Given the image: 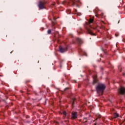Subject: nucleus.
<instances>
[{"label": "nucleus", "mask_w": 125, "mask_h": 125, "mask_svg": "<svg viewBox=\"0 0 125 125\" xmlns=\"http://www.w3.org/2000/svg\"><path fill=\"white\" fill-rule=\"evenodd\" d=\"M47 34H48V35H49L50 34H51V30H48L47 31Z\"/></svg>", "instance_id": "ddd939ff"}, {"label": "nucleus", "mask_w": 125, "mask_h": 125, "mask_svg": "<svg viewBox=\"0 0 125 125\" xmlns=\"http://www.w3.org/2000/svg\"><path fill=\"white\" fill-rule=\"evenodd\" d=\"M72 106H74V103H75V101H76V99L73 98L72 100Z\"/></svg>", "instance_id": "f8f14e48"}, {"label": "nucleus", "mask_w": 125, "mask_h": 125, "mask_svg": "<svg viewBox=\"0 0 125 125\" xmlns=\"http://www.w3.org/2000/svg\"><path fill=\"white\" fill-rule=\"evenodd\" d=\"M57 124H58V123L57 122Z\"/></svg>", "instance_id": "a211bd4d"}, {"label": "nucleus", "mask_w": 125, "mask_h": 125, "mask_svg": "<svg viewBox=\"0 0 125 125\" xmlns=\"http://www.w3.org/2000/svg\"><path fill=\"white\" fill-rule=\"evenodd\" d=\"M96 17H98L97 15H96Z\"/></svg>", "instance_id": "dca6fc26"}, {"label": "nucleus", "mask_w": 125, "mask_h": 125, "mask_svg": "<svg viewBox=\"0 0 125 125\" xmlns=\"http://www.w3.org/2000/svg\"><path fill=\"white\" fill-rule=\"evenodd\" d=\"M67 47L62 48V47L61 46H60L59 47V50L61 52V53H63V52H65V51H67Z\"/></svg>", "instance_id": "20e7f679"}, {"label": "nucleus", "mask_w": 125, "mask_h": 125, "mask_svg": "<svg viewBox=\"0 0 125 125\" xmlns=\"http://www.w3.org/2000/svg\"><path fill=\"white\" fill-rule=\"evenodd\" d=\"M87 32H88V34L91 35V36H94V34L92 33V31H91V30H90L89 28H86Z\"/></svg>", "instance_id": "39448f33"}, {"label": "nucleus", "mask_w": 125, "mask_h": 125, "mask_svg": "<svg viewBox=\"0 0 125 125\" xmlns=\"http://www.w3.org/2000/svg\"><path fill=\"white\" fill-rule=\"evenodd\" d=\"M105 85H104V84H99L96 87L97 92L98 93H99L100 91H101L102 94H103V91L105 89Z\"/></svg>", "instance_id": "f257e3e1"}, {"label": "nucleus", "mask_w": 125, "mask_h": 125, "mask_svg": "<svg viewBox=\"0 0 125 125\" xmlns=\"http://www.w3.org/2000/svg\"><path fill=\"white\" fill-rule=\"evenodd\" d=\"M100 16H101L102 17H103L104 16V14L101 13V14H100Z\"/></svg>", "instance_id": "4468645a"}, {"label": "nucleus", "mask_w": 125, "mask_h": 125, "mask_svg": "<svg viewBox=\"0 0 125 125\" xmlns=\"http://www.w3.org/2000/svg\"><path fill=\"white\" fill-rule=\"evenodd\" d=\"M62 114L63 115L64 117H66L67 116V114L66 113V111H62Z\"/></svg>", "instance_id": "9b49d317"}, {"label": "nucleus", "mask_w": 125, "mask_h": 125, "mask_svg": "<svg viewBox=\"0 0 125 125\" xmlns=\"http://www.w3.org/2000/svg\"><path fill=\"white\" fill-rule=\"evenodd\" d=\"M45 3L46 2L44 1H40L38 6L40 9H43V8H45Z\"/></svg>", "instance_id": "f03ea898"}, {"label": "nucleus", "mask_w": 125, "mask_h": 125, "mask_svg": "<svg viewBox=\"0 0 125 125\" xmlns=\"http://www.w3.org/2000/svg\"><path fill=\"white\" fill-rule=\"evenodd\" d=\"M118 92L120 94H125V88L124 87H121L118 89Z\"/></svg>", "instance_id": "7ed1b4c3"}, {"label": "nucleus", "mask_w": 125, "mask_h": 125, "mask_svg": "<svg viewBox=\"0 0 125 125\" xmlns=\"http://www.w3.org/2000/svg\"><path fill=\"white\" fill-rule=\"evenodd\" d=\"M95 125H96V124H95Z\"/></svg>", "instance_id": "f3484780"}, {"label": "nucleus", "mask_w": 125, "mask_h": 125, "mask_svg": "<svg viewBox=\"0 0 125 125\" xmlns=\"http://www.w3.org/2000/svg\"><path fill=\"white\" fill-rule=\"evenodd\" d=\"M89 24H91V23H93V19H90L88 21Z\"/></svg>", "instance_id": "1a4fd4ad"}, {"label": "nucleus", "mask_w": 125, "mask_h": 125, "mask_svg": "<svg viewBox=\"0 0 125 125\" xmlns=\"http://www.w3.org/2000/svg\"><path fill=\"white\" fill-rule=\"evenodd\" d=\"M119 117V114L118 113H114V118L116 119V118H118Z\"/></svg>", "instance_id": "9d476101"}, {"label": "nucleus", "mask_w": 125, "mask_h": 125, "mask_svg": "<svg viewBox=\"0 0 125 125\" xmlns=\"http://www.w3.org/2000/svg\"><path fill=\"white\" fill-rule=\"evenodd\" d=\"M77 41L79 42V43H80V44L83 43V41H82V39L80 38H77Z\"/></svg>", "instance_id": "6e6552de"}, {"label": "nucleus", "mask_w": 125, "mask_h": 125, "mask_svg": "<svg viewBox=\"0 0 125 125\" xmlns=\"http://www.w3.org/2000/svg\"><path fill=\"white\" fill-rule=\"evenodd\" d=\"M66 89H69V88H66L65 89V90H66Z\"/></svg>", "instance_id": "2eb2a0df"}, {"label": "nucleus", "mask_w": 125, "mask_h": 125, "mask_svg": "<svg viewBox=\"0 0 125 125\" xmlns=\"http://www.w3.org/2000/svg\"><path fill=\"white\" fill-rule=\"evenodd\" d=\"M93 80H94V83H97V75H95L93 77Z\"/></svg>", "instance_id": "0eeeda50"}, {"label": "nucleus", "mask_w": 125, "mask_h": 125, "mask_svg": "<svg viewBox=\"0 0 125 125\" xmlns=\"http://www.w3.org/2000/svg\"><path fill=\"white\" fill-rule=\"evenodd\" d=\"M72 119H77V112H73L72 113Z\"/></svg>", "instance_id": "423d86ee"}]
</instances>
